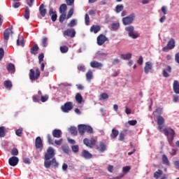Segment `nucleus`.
Masks as SVG:
<instances>
[{
    "label": "nucleus",
    "mask_w": 179,
    "mask_h": 179,
    "mask_svg": "<svg viewBox=\"0 0 179 179\" xmlns=\"http://www.w3.org/2000/svg\"><path fill=\"white\" fill-rule=\"evenodd\" d=\"M41 74V73L40 72V69H36L35 71L33 69H31L29 70V74L30 80H31L32 82H36V80H38Z\"/></svg>",
    "instance_id": "obj_1"
},
{
    "label": "nucleus",
    "mask_w": 179,
    "mask_h": 179,
    "mask_svg": "<svg viewBox=\"0 0 179 179\" xmlns=\"http://www.w3.org/2000/svg\"><path fill=\"white\" fill-rule=\"evenodd\" d=\"M55 158V150L52 147H49L45 153V162H50L51 159Z\"/></svg>",
    "instance_id": "obj_2"
},
{
    "label": "nucleus",
    "mask_w": 179,
    "mask_h": 179,
    "mask_svg": "<svg viewBox=\"0 0 179 179\" xmlns=\"http://www.w3.org/2000/svg\"><path fill=\"white\" fill-rule=\"evenodd\" d=\"M162 131L164 132L165 136H170L169 143L171 145V143L173 141H174V136L176 135V131L174 129L171 128H165L162 130Z\"/></svg>",
    "instance_id": "obj_3"
},
{
    "label": "nucleus",
    "mask_w": 179,
    "mask_h": 179,
    "mask_svg": "<svg viewBox=\"0 0 179 179\" xmlns=\"http://www.w3.org/2000/svg\"><path fill=\"white\" fill-rule=\"evenodd\" d=\"M13 34V27L11 26L9 28H7L3 34V40L6 44H8V41H9V37L12 36Z\"/></svg>",
    "instance_id": "obj_4"
},
{
    "label": "nucleus",
    "mask_w": 179,
    "mask_h": 179,
    "mask_svg": "<svg viewBox=\"0 0 179 179\" xmlns=\"http://www.w3.org/2000/svg\"><path fill=\"white\" fill-rule=\"evenodd\" d=\"M176 47V40L171 38L167 43V45L162 48V51L167 52L173 50Z\"/></svg>",
    "instance_id": "obj_5"
},
{
    "label": "nucleus",
    "mask_w": 179,
    "mask_h": 179,
    "mask_svg": "<svg viewBox=\"0 0 179 179\" xmlns=\"http://www.w3.org/2000/svg\"><path fill=\"white\" fill-rule=\"evenodd\" d=\"M125 30L128 31L129 37L131 38H138L139 37V34L134 32L135 28L133 26L127 27Z\"/></svg>",
    "instance_id": "obj_6"
},
{
    "label": "nucleus",
    "mask_w": 179,
    "mask_h": 179,
    "mask_svg": "<svg viewBox=\"0 0 179 179\" xmlns=\"http://www.w3.org/2000/svg\"><path fill=\"white\" fill-rule=\"evenodd\" d=\"M134 20H135V13H131L130 15L122 18L123 24H124V26L131 24Z\"/></svg>",
    "instance_id": "obj_7"
},
{
    "label": "nucleus",
    "mask_w": 179,
    "mask_h": 179,
    "mask_svg": "<svg viewBox=\"0 0 179 179\" xmlns=\"http://www.w3.org/2000/svg\"><path fill=\"white\" fill-rule=\"evenodd\" d=\"M44 166L45 169H50L51 166H53V167H58L59 164L57 162V159L55 158H52L51 161H45Z\"/></svg>",
    "instance_id": "obj_8"
},
{
    "label": "nucleus",
    "mask_w": 179,
    "mask_h": 179,
    "mask_svg": "<svg viewBox=\"0 0 179 179\" xmlns=\"http://www.w3.org/2000/svg\"><path fill=\"white\" fill-rule=\"evenodd\" d=\"M73 108V103L71 101L66 102L62 106L63 113H69Z\"/></svg>",
    "instance_id": "obj_9"
},
{
    "label": "nucleus",
    "mask_w": 179,
    "mask_h": 179,
    "mask_svg": "<svg viewBox=\"0 0 179 179\" xmlns=\"http://www.w3.org/2000/svg\"><path fill=\"white\" fill-rule=\"evenodd\" d=\"M63 36L71 37V38H73L75 36H76V31L75 29H67L63 32Z\"/></svg>",
    "instance_id": "obj_10"
},
{
    "label": "nucleus",
    "mask_w": 179,
    "mask_h": 179,
    "mask_svg": "<svg viewBox=\"0 0 179 179\" xmlns=\"http://www.w3.org/2000/svg\"><path fill=\"white\" fill-rule=\"evenodd\" d=\"M83 143L87 148H92L96 145V140L94 138H91L90 140L89 138H84Z\"/></svg>",
    "instance_id": "obj_11"
},
{
    "label": "nucleus",
    "mask_w": 179,
    "mask_h": 179,
    "mask_svg": "<svg viewBox=\"0 0 179 179\" xmlns=\"http://www.w3.org/2000/svg\"><path fill=\"white\" fill-rule=\"evenodd\" d=\"M96 148L98 152L103 153L107 150V145L104 143L100 141L96 144Z\"/></svg>",
    "instance_id": "obj_12"
},
{
    "label": "nucleus",
    "mask_w": 179,
    "mask_h": 179,
    "mask_svg": "<svg viewBox=\"0 0 179 179\" xmlns=\"http://www.w3.org/2000/svg\"><path fill=\"white\" fill-rule=\"evenodd\" d=\"M97 44L98 45H103L106 43V41H108V38H107L105 35L103 34H100L97 38Z\"/></svg>",
    "instance_id": "obj_13"
},
{
    "label": "nucleus",
    "mask_w": 179,
    "mask_h": 179,
    "mask_svg": "<svg viewBox=\"0 0 179 179\" xmlns=\"http://www.w3.org/2000/svg\"><path fill=\"white\" fill-rule=\"evenodd\" d=\"M157 125L158 126V129L159 131H160V132H163V124H164V117H163V116H158L157 118Z\"/></svg>",
    "instance_id": "obj_14"
},
{
    "label": "nucleus",
    "mask_w": 179,
    "mask_h": 179,
    "mask_svg": "<svg viewBox=\"0 0 179 179\" xmlns=\"http://www.w3.org/2000/svg\"><path fill=\"white\" fill-rule=\"evenodd\" d=\"M35 146L36 149L43 150V141L41 140V137L38 136L35 140Z\"/></svg>",
    "instance_id": "obj_15"
},
{
    "label": "nucleus",
    "mask_w": 179,
    "mask_h": 179,
    "mask_svg": "<svg viewBox=\"0 0 179 179\" xmlns=\"http://www.w3.org/2000/svg\"><path fill=\"white\" fill-rule=\"evenodd\" d=\"M17 163H19V158H17V157H11L8 159V164L12 167H15V166H17Z\"/></svg>",
    "instance_id": "obj_16"
},
{
    "label": "nucleus",
    "mask_w": 179,
    "mask_h": 179,
    "mask_svg": "<svg viewBox=\"0 0 179 179\" xmlns=\"http://www.w3.org/2000/svg\"><path fill=\"white\" fill-rule=\"evenodd\" d=\"M91 68H96L97 69H101L103 68V64L97 62V61H92L90 62Z\"/></svg>",
    "instance_id": "obj_17"
},
{
    "label": "nucleus",
    "mask_w": 179,
    "mask_h": 179,
    "mask_svg": "<svg viewBox=\"0 0 179 179\" xmlns=\"http://www.w3.org/2000/svg\"><path fill=\"white\" fill-rule=\"evenodd\" d=\"M41 94H43V92H41V90L38 91V94H35L32 96V100L34 103H39L40 99H41Z\"/></svg>",
    "instance_id": "obj_18"
},
{
    "label": "nucleus",
    "mask_w": 179,
    "mask_h": 179,
    "mask_svg": "<svg viewBox=\"0 0 179 179\" xmlns=\"http://www.w3.org/2000/svg\"><path fill=\"white\" fill-rule=\"evenodd\" d=\"M153 68V64L150 62H147L144 67L145 73H149V71H152Z\"/></svg>",
    "instance_id": "obj_19"
},
{
    "label": "nucleus",
    "mask_w": 179,
    "mask_h": 179,
    "mask_svg": "<svg viewBox=\"0 0 179 179\" xmlns=\"http://www.w3.org/2000/svg\"><path fill=\"white\" fill-rule=\"evenodd\" d=\"M49 15L50 16H51V19L53 22H55L57 20V17H58V15H57V11H54V8H50Z\"/></svg>",
    "instance_id": "obj_20"
},
{
    "label": "nucleus",
    "mask_w": 179,
    "mask_h": 179,
    "mask_svg": "<svg viewBox=\"0 0 179 179\" xmlns=\"http://www.w3.org/2000/svg\"><path fill=\"white\" fill-rule=\"evenodd\" d=\"M81 156L82 157H84V159H92V157H93L92 154L86 150H83L81 153Z\"/></svg>",
    "instance_id": "obj_21"
},
{
    "label": "nucleus",
    "mask_w": 179,
    "mask_h": 179,
    "mask_svg": "<svg viewBox=\"0 0 179 179\" xmlns=\"http://www.w3.org/2000/svg\"><path fill=\"white\" fill-rule=\"evenodd\" d=\"M52 136L54 138H61V135H62V131L60 129H55L52 131Z\"/></svg>",
    "instance_id": "obj_22"
},
{
    "label": "nucleus",
    "mask_w": 179,
    "mask_h": 179,
    "mask_svg": "<svg viewBox=\"0 0 179 179\" xmlns=\"http://www.w3.org/2000/svg\"><path fill=\"white\" fill-rule=\"evenodd\" d=\"M78 132L80 135H85V132H86V124H79L78 125Z\"/></svg>",
    "instance_id": "obj_23"
},
{
    "label": "nucleus",
    "mask_w": 179,
    "mask_h": 179,
    "mask_svg": "<svg viewBox=\"0 0 179 179\" xmlns=\"http://www.w3.org/2000/svg\"><path fill=\"white\" fill-rule=\"evenodd\" d=\"M39 12L40 15L43 17H45V15H47V9L44 8V4H41L39 7Z\"/></svg>",
    "instance_id": "obj_24"
},
{
    "label": "nucleus",
    "mask_w": 179,
    "mask_h": 179,
    "mask_svg": "<svg viewBox=\"0 0 179 179\" xmlns=\"http://www.w3.org/2000/svg\"><path fill=\"white\" fill-rule=\"evenodd\" d=\"M7 70L8 72H10V73H15L16 69L15 68V64H12V63H9L7 66Z\"/></svg>",
    "instance_id": "obj_25"
},
{
    "label": "nucleus",
    "mask_w": 179,
    "mask_h": 179,
    "mask_svg": "<svg viewBox=\"0 0 179 179\" xmlns=\"http://www.w3.org/2000/svg\"><path fill=\"white\" fill-rule=\"evenodd\" d=\"M173 87L174 93H176V94H179V83H178V81L174 80Z\"/></svg>",
    "instance_id": "obj_26"
},
{
    "label": "nucleus",
    "mask_w": 179,
    "mask_h": 179,
    "mask_svg": "<svg viewBox=\"0 0 179 179\" xmlns=\"http://www.w3.org/2000/svg\"><path fill=\"white\" fill-rule=\"evenodd\" d=\"M38 45L37 44L34 45V47H32L30 50V52L31 54L34 55H37L38 52Z\"/></svg>",
    "instance_id": "obj_27"
},
{
    "label": "nucleus",
    "mask_w": 179,
    "mask_h": 179,
    "mask_svg": "<svg viewBox=\"0 0 179 179\" xmlns=\"http://www.w3.org/2000/svg\"><path fill=\"white\" fill-rule=\"evenodd\" d=\"M24 17L27 20H29V19H30V9L27 6L25 8L24 10Z\"/></svg>",
    "instance_id": "obj_28"
},
{
    "label": "nucleus",
    "mask_w": 179,
    "mask_h": 179,
    "mask_svg": "<svg viewBox=\"0 0 179 179\" xmlns=\"http://www.w3.org/2000/svg\"><path fill=\"white\" fill-rule=\"evenodd\" d=\"M6 136V128L5 127H0V138H5Z\"/></svg>",
    "instance_id": "obj_29"
},
{
    "label": "nucleus",
    "mask_w": 179,
    "mask_h": 179,
    "mask_svg": "<svg viewBox=\"0 0 179 179\" xmlns=\"http://www.w3.org/2000/svg\"><path fill=\"white\" fill-rule=\"evenodd\" d=\"M118 134H120V131L115 129H112V133L110 134V138L112 139H115L118 136Z\"/></svg>",
    "instance_id": "obj_30"
},
{
    "label": "nucleus",
    "mask_w": 179,
    "mask_h": 179,
    "mask_svg": "<svg viewBox=\"0 0 179 179\" xmlns=\"http://www.w3.org/2000/svg\"><path fill=\"white\" fill-rule=\"evenodd\" d=\"M76 101L78 104H82V101H83V97L80 93H77L76 95Z\"/></svg>",
    "instance_id": "obj_31"
},
{
    "label": "nucleus",
    "mask_w": 179,
    "mask_h": 179,
    "mask_svg": "<svg viewBox=\"0 0 179 179\" xmlns=\"http://www.w3.org/2000/svg\"><path fill=\"white\" fill-rule=\"evenodd\" d=\"M90 31L91 32H94L95 34L96 33H99V31H100V26L99 25H96V26H92L91 28H90Z\"/></svg>",
    "instance_id": "obj_32"
},
{
    "label": "nucleus",
    "mask_w": 179,
    "mask_h": 179,
    "mask_svg": "<svg viewBox=\"0 0 179 179\" xmlns=\"http://www.w3.org/2000/svg\"><path fill=\"white\" fill-rule=\"evenodd\" d=\"M17 45H21V47H24V39L23 36L19 37L17 39Z\"/></svg>",
    "instance_id": "obj_33"
},
{
    "label": "nucleus",
    "mask_w": 179,
    "mask_h": 179,
    "mask_svg": "<svg viewBox=\"0 0 179 179\" xmlns=\"http://www.w3.org/2000/svg\"><path fill=\"white\" fill-rule=\"evenodd\" d=\"M69 131L71 134V135H73L74 136H76V135H78V129L75 127H71L69 129Z\"/></svg>",
    "instance_id": "obj_34"
},
{
    "label": "nucleus",
    "mask_w": 179,
    "mask_h": 179,
    "mask_svg": "<svg viewBox=\"0 0 179 179\" xmlns=\"http://www.w3.org/2000/svg\"><path fill=\"white\" fill-rule=\"evenodd\" d=\"M161 176H163V171L158 169L157 171L154 173V178L159 179Z\"/></svg>",
    "instance_id": "obj_35"
},
{
    "label": "nucleus",
    "mask_w": 179,
    "mask_h": 179,
    "mask_svg": "<svg viewBox=\"0 0 179 179\" xmlns=\"http://www.w3.org/2000/svg\"><path fill=\"white\" fill-rule=\"evenodd\" d=\"M162 163L163 164H166V166H170V162L169 161V158L166 155H162Z\"/></svg>",
    "instance_id": "obj_36"
},
{
    "label": "nucleus",
    "mask_w": 179,
    "mask_h": 179,
    "mask_svg": "<svg viewBox=\"0 0 179 179\" xmlns=\"http://www.w3.org/2000/svg\"><path fill=\"white\" fill-rule=\"evenodd\" d=\"M68 51H69V48H68V46L66 45L60 46V52H62V54H66Z\"/></svg>",
    "instance_id": "obj_37"
},
{
    "label": "nucleus",
    "mask_w": 179,
    "mask_h": 179,
    "mask_svg": "<svg viewBox=\"0 0 179 179\" xmlns=\"http://www.w3.org/2000/svg\"><path fill=\"white\" fill-rule=\"evenodd\" d=\"M66 9H68V7L66 6V4L63 3L59 7V12L61 13H65L66 12Z\"/></svg>",
    "instance_id": "obj_38"
},
{
    "label": "nucleus",
    "mask_w": 179,
    "mask_h": 179,
    "mask_svg": "<svg viewBox=\"0 0 179 179\" xmlns=\"http://www.w3.org/2000/svg\"><path fill=\"white\" fill-rule=\"evenodd\" d=\"M87 80H91L93 79V71L89 70L86 73Z\"/></svg>",
    "instance_id": "obj_39"
},
{
    "label": "nucleus",
    "mask_w": 179,
    "mask_h": 179,
    "mask_svg": "<svg viewBox=\"0 0 179 179\" xmlns=\"http://www.w3.org/2000/svg\"><path fill=\"white\" fill-rule=\"evenodd\" d=\"M120 58L122 59H131V58H132V54L127 53L126 55H121Z\"/></svg>",
    "instance_id": "obj_40"
},
{
    "label": "nucleus",
    "mask_w": 179,
    "mask_h": 179,
    "mask_svg": "<svg viewBox=\"0 0 179 179\" xmlns=\"http://www.w3.org/2000/svg\"><path fill=\"white\" fill-rule=\"evenodd\" d=\"M115 10L117 13H120V12H122V10H124V6L122 4L116 6Z\"/></svg>",
    "instance_id": "obj_41"
},
{
    "label": "nucleus",
    "mask_w": 179,
    "mask_h": 179,
    "mask_svg": "<svg viewBox=\"0 0 179 179\" xmlns=\"http://www.w3.org/2000/svg\"><path fill=\"white\" fill-rule=\"evenodd\" d=\"M62 150L67 155L69 153V147L66 145H62Z\"/></svg>",
    "instance_id": "obj_42"
},
{
    "label": "nucleus",
    "mask_w": 179,
    "mask_h": 179,
    "mask_svg": "<svg viewBox=\"0 0 179 179\" xmlns=\"http://www.w3.org/2000/svg\"><path fill=\"white\" fill-rule=\"evenodd\" d=\"M4 86L6 87V89H11L13 86L12 82H10V80H6L4 82Z\"/></svg>",
    "instance_id": "obj_43"
},
{
    "label": "nucleus",
    "mask_w": 179,
    "mask_h": 179,
    "mask_svg": "<svg viewBox=\"0 0 179 179\" xmlns=\"http://www.w3.org/2000/svg\"><path fill=\"white\" fill-rule=\"evenodd\" d=\"M48 41V38L47 37H43L41 41V45L43 47H47L48 45V43H47Z\"/></svg>",
    "instance_id": "obj_44"
},
{
    "label": "nucleus",
    "mask_w": 179,
    "mask_h": 179,
    "mask_svg": "<svg viewBox=\"0 0 179 179\" xmlns=\"http://www.w3.org/2000/svg\"><path fill=\"white\" fill-rule=\"evenodd\" d=\"M73 8H71L69 12H68V14H67V16H66V19H71V17H72V16L73 15Z\"/></svg>",
    "instance_id": "obj_45"
},
{
    "label": "nucleus",
    "mask_w": 179,
    "mask_h": 179,
    "mask_svg": "<svg viewBox=\"0 0 179 179\" xmlns=\"http://www.w3.org/2000/svg\"><path fill=\"white\" fill-rule=\"evenodd\" d=\"M47 139L49 145H54V140H52V137L51 136V134H48Z\"/></svg>",
    "instance_id": "obj_46"
},
{
    "label": "nucleus",
    "mask_w": 179,
    "mask_h": 179,
    "mask_svg": "<svg viewBox=\"0 0 179 179\" xmlns=\"http://www.w3.org/2000/svg\"><path fill=\"white\" fill-rule=\"evenodd\" d=\"M48 101V95L45 94L44 96H43V94L41 95V101H42V103H45V101Z\"/></svg>",
    "instance_id": "obj_47"
},
{
    "label": "nucleus",
    "mask_w": 179,
    "mask_h": 179,
    "mask_svg": "<svg viewBox=\"0 0 179 179\" xmlns=\"http://www.w3.org/2000/svg\"><path fill=\"white\" fill-rule=\"evenodd\" d=\"M76 26V20H71L68 24V27H75Z\"/></svg>",
    "instance_id": "obj_48"
},
{
    "label": "nucleus",
    "mask_w": 179,
    "mask_h": 179,
    "mask_svg": "<svg viewBox=\"0 0 179 179\" xmlns=\"http://www.w3.org/2000/svg\"><path fill=\"white\" fill-rule=\"evenodd\" d=\"M65 19H66V15L65 13H62L59 18L60 23H64V20H65Z\"/></svg>",
    "instance_id": "obj_49"
},
{
    "label": "nucleus",
    "mask_w": 179,
    "mask_h": 179,
    "mask_svg": "<svg viewBox=\"0 0 179 179\" xmlns=\"http://www.w3.org/2000/svg\"><path fill=\"white\" fill-rule=\"evenodd\" d=\"M85 131L88 134H93V128L92 127L89 126V125H86Z\"/></svg>",
    "instance_id": "obj_50"
},
{
    "label": "nucleus",
    "mask_w": 179,
    "mask_h": 179,
    "mask_svg": "<svg viewBox=\"0 0 179 179\" xmlns=\"http://www.w3.org/2000/svg\"><path fill=\"white\" fill-rule=\"evenodd\" d=\"M108 99V94L107 93H103L100 95L99 100H106Z\"/></svg>",
    "instance_id": "obj_51"
},
{
    "label": "nucleus",
    "mask_w": 179,
    "mask_h": 179,
    "mask_svg": "<svg viewBox=\"0 0 179 179\" xmlns=\"http://www.w3.org/2000/svg\"><path fill=\"white\" fill-rule=\"evenodd\" d=\"M11 155L12 156H17L19 155V150H17V148H13L11 150Z\"/></svg>",
    "instance_id": "obj_52"
},
{
    "label": "nucleus",
    "mask_w": 179,
    "mask_h": 179,
    "mask_svg": "<svg viewBox=\"0 0 179 179\" xmlns=\"http://www.w3.org/2000/svg\"><path fill=\"white\" fill-rule=\"evenodd\" d=\"M111 27L113 30H118L120 27V24L119 23H113L111 24Z\"/></svg>",
    "instance_id": "obj_53"
},
{
    "label": "nucleus",
    "mask_w": 179,
    "mask_h": 179,
    "mask_svg": "<svg viewBox=\"0 0 179 179\" xmlns=\"http://www.w3.org/2000/svg\"><path fill=\"white\" fill-rule=\"evenodd\" d=\"M71 149H72L73 152H74V153H78V152H79V145H73L71 147Z\"/></svg>",
    "instance_id": "obj_54"
},
{
    "label": "nucleus",
    "mask_w": 179,
    "mask_h": 179,
    "mask_svg": "<svg viewBox=\"0 0 179 179\" xmlns=\"http://www.w3.org/2000/svg\"><path fill=\"white\" fill-rule=\"evenodd\" d=\"M129 170H131V166H127L123 167L122 172L124 173V174H127V173H128V171H129Z\"/></svg>",
    "instance_id": "obj_55"
},
{
    "label": "nucleus",
    "mask_w": 179,
    "mask_h": 179,
    "mask_svg": "<svg viewBox=\"0 0 179 179\" xmlns=\"http://www.w3.org/2000/svg\"><path fill=\"white\" fill-rule=\"evenodd\" d=\"M23 132V129H18L16 130L15 131V135H17V136H22V134Z\"/></svg>",
    "instance_id": "obj_56"
},
{
    "label": "nucleus",
    "mask_w": 179,
    "mask_h": 179,
    "mask_svg": "<svg viewBox=\"0 0 179 179\" xmlns=\"http://www.w3.org/2000/svg\"><path fill=\"white\" fill-rule=\"evenodd\" d=\"M44 61V54L43 53H41L38 55V64H41V62Z\"/></svg>",
    "instance_id": "obj_57"
},
{
    "label": "nucleus",
    "mask_w": 179,
    "mask_h": 179,
    "mask_svg": "<svg viewBox=\"0 0 179 179\" xmlns=\"http://www.w3.org/2000/svg\"><path fill=\"white\" fill-rule=\"evenodd\" d=\"M85 24H87V26H88L89 23H90V17H89V14H85Z\"/></svg>",
    "instance_id": "obj_58"
},
{
    "label": "nucleus",
    "mask_w": 179,
    "mask_h": 179,
    "mask_svg": "<svg viewBox=\"0 0 179 179\" xmlns=\"http://www.w3.org/2000/svg\"><path fill=\"white\" fill-rule=\"evenodd\" d=\"M128 124H129L131 127H134L138 124V121L133 120H129Z\"/></svg>",
    "instance_id": "obj_59"
},
{
    "label": "nucleus",
    "mask_w": 179,
    "mask_h": 179,
    "mask_svg": "<svg viewBox=\"0 0 179 179\" xmlns=\"http://www.w3.org/2000/svg\"><path fill=\"white\" fill-rule=\"evenodd\" d=\"M63 141H64V139H62V138H60L59 140H55V145H57V146H61V145H62Z\"/></svg>",
    "instance_id": "obj_60"
},
{
    "label": "nucleus",
    "mask_w": 179,
    "mask_h": 179,
    "mask_svg": "<svg viewBox=\"0 0 179 179\" xmlns=\"http://www.w3.org/2000/svg\"><path fill=\"white\" fill-rule=\"evenodd\" d=\"M4 55H5V51L3 50V48H0V61L2 60V58H3Z\"/></svg>",
    "instance_id": "obj_61"
},
{
    "label": "nucleus",
    "mask_w": 179,
    "mask_h": 179,
    "mask_svg": "<svg viewBox=\"0 0 179 179\" xmlns=\"http://www.w3.org/2000/svg\"><path fill=\"white\" fill-rule=\"evenodd\" d=\"M21 5L22 3L20 2H14V3L13 4V8H14L15 9H17V8H19Z\"/></svg>",
    "instance_id": "obj_62"
},
{
    "label": "nucleus",
    "mask_w": 179,
    "mask_h": 179,
    "mask_svg": "<svg viewBox=\"0 0 179 179\" xmlns=\"http://www.w3.org/2000/svg\"><path fill=\"white\" fill-rule=\"evenodd\" d=\"M155 113H156L157 114H162V113H163V108H157Z\"/></svg>",
    "instance_id": "obj_63"
},
{
    "label": "nucleus",
    "mask_w": 179,
    "mask_h": 179,
    "mask_svg": "<svg viewBox=\"0 0 179 179\" xmlns=\"http://www.w3.org/2000/svg\"><path fill=\"white\" fill-rule=\"evenodd\" d=\"M125 139V134L120 133L119 136V141H124Z\"/></svg>",
    "instance_id": "obj_64"
}]
</instances>
